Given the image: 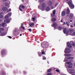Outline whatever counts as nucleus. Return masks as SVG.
Wrapping results in <instances>:
<instances>
[{
	"label": "nucleus",
	"mask_w": 75,
	"mask_h": 75,
	"mask_svg": "<svg viewBox=\"0 0 75 75\" xmlns=\"http://www.w3.org/2000/svg\"><path fill=\"white\" fill-rule=\"evenodd\" d=\"M2 10L4 11H6L7 10V8L6 7H4L2 8Z\"/></svg>",
	"instance_id": "obj_9"
},
{
	"label": "nucleus",
	"mask_w": 75,
	"mask_h": 75,
	"mask_svg": "<svg viewBox=\"0 0 75 75\" xmlns=\"http://www.w3.org/2000/svg\"><path fill=\"white\" fill-rule=\"evenodd\" d=\"M66 33L67 34H68V33L67 32V33Z\"/></svg>",
	"instance_id": "obj_61"
},
{
	"label": "nucleus",
	"mask_w": 75,
	"mask_h": 75,
	"mask_svg": "<svg viewBox=\"0 0 75 75\" xmlns=\"http://www.w3.org/2000/svg\"><path fill=\"white\" fill-rule=\"evenodd\" d=\"M56 12V10L54 9L52 11V13L51 14V16H55V13Z\"/></svg>",
	"instance_id": "obj_7"
},
{
	"label": "nucleus",
	"mask_w": 75,
	"mask_h": 75,
	"mask_svg": "<svg viewBox=\"0 0 75 75\" xmlns=\"http://www.w3.org/2000/svg\"><path fill=\"white\" fill-rule=\"evenodd\" d=\"M5 6L7 7V6H8V7H10V6H8L9 5L8 3L6 2L5 3Z\"/></svg>",
	"instance_id": "obj_21"
},
{
	"label": "nucleus",
	"mask_w": 75,
	"mask_h": 75,
	"mask_svg": "<svg viewBox=\"0 0 75 75\" xmlns=\"http://www.w3.org/2000/svg\"><path fill=\"white\" fill-rule=\"evenodd\" d=\"M74 67H75V63H74Z\"/></svg>",
	"instance_id": "obj_64"
},
{
	"label": "nucleus",
	"mask_w": 75,
	"mask_h": 75,
	"mask_svg": "<svg viewBox=\"0 0 75 75\" xmlns=\"http://www.w3.org/2000/svg\"><path fill=\"white\" fill-rule=\"evenodd\" d=\"M8 38H12V37H11V36H8Z\"/></svg>",
	"instance_id": "obj_48"
},
{
	"label": "nucleus",
	"mask_w": 75,
	"mask_h": 75,
	"mask_svg": "<svg viewBox=\"0 0 75 75\" xmlns=\"http://www.w3.org/2000/svg\"><path fill=\"white\" fill-rule=\"evenodd\" d=\"M38 8H40V6H38Z\"/></svg>",
	"instance_id": "obj_63"
},
{
	"label": "nucleus",
	"mask_w": 75,
	"mask_h": 75,
	"mask_svg": "<svg viewBox=\"0 0 75 75\" xmlns=\"http://www.w3.org/2000/svg\"><path fill=\"white\" fill-rule=\"evenodd\" d=\"M6 33H1V34H0V36H4L5 35Z\"/></svg>",
	"instance_id": "obj_14"
},
{
	"label": "nucleus",
	"mask_w": 75,
	"mask_h": 75,
	"mask_svg": "<svg viewBox=\"0 0 75 75\" xmlns=\"http://www.w3.org/2000/svg\"><path fill=\"white\" fill-rule=\"evenodd\" d=\"M58 29L59 30H60V31H61L62 30V28L61 27H59Z\"/></svg>",
	"instance_id": "obj_31"
},
{
	"label": "nucleus",
	"mask_w": 75,
	"mask_h": 75,
	"mask_svg": "<svg viewBox=\"0 0 75 75\" xmlns=\"http://www.w3.org/2000/svg\"><path fill=\"white\" fill-rule=\"evenodd\" d=\"M51 8H52V9H53V8H54L55 7H54V6H52L51 7Z\"/></svg>",
	"instance_id": "obj_42"
},
{
	"label": "nucleus",
	"mask_w": 75,
	"mask_h": 75,
	"mask_svg": "<svg viewBox=\"0 0 75 75\" xmlns=\"http://www.w3.org/2000/svg\"><path fill=\"white\" fill-rule=\"evenodd\" d=\"M46 10L47 11H48L50 10V7H49V6H47L46 8Z\"/></svg>",
	"instance_id": "obj_11"
},
{
	"label": "nucleus",
	"mask_w": 75,
	"mask_h": 75,
	"mask_svg": "<svg viewBox=\"0 0 75 75\" xmlns=\"http://www.w3.org/2000/svg\"><path fill=\"white\" fill-rule=\"evenodd\" d=\"M0 30L1 31H3V30H4V28H1Z\"/></svg>",
	"instance_id": "obj_43"
},
{
	"label": "nucleus",
	"mask_w": 75,
	"mask_h": 75,
	"mask_svg": "<svg viewBox=\"0 0 75 75\" xmlns=\"http://www.w3.org/2000/svg\"><path fill=\"white\" fill-rule=\"evenodd\" d=\"M34 23H31L30 24V27H31L32 26H33V25H34Z\"/></svg>",
	"instance_id": "obj_22"
},
{
	"label": "nucleus",
	"mask_w": 75,
	"mask_h": 75,
	"mask_svg": "<svg viewBox=\"0 0 75 75\" xmlns=\"http://www.w3.org/2000/svg\"><path fill=\"white\" fill-rule=\"evenodd\" d=\"M9 16L7 14L5 16V18H8Z\"/></svg>",
	"instance_id": "obj_28"
},
{
	"label": "nucleus",
	"mask_w": 75,
	"mask_h": 75,
	"mask_svg": "<svg viewBox=\"0 0 75 75\" xmlns=\"http://www.w3.org/2000/svg\"><path fill=\"white\" fill-rule=\"evenodd\" d=\"M67 59H74V57H67Z\"/></svg>",
	"instance_id": "obj_18"
},
{
	"label": "nucleus",
	"mask_w": 75,
	"mask_h": 75,
	"mask_svg": "<svg viewBox=\"0 0 75 75\" xmlns=\"http://www.w3.org/2000/svg\"><path fill=\"white\" fill-rule=\"evenodd\" d=\"M46 59V57H45L43 56V58L42 59Z\"/></svg>",
	"instance_id": "obj_41"
},
{
	"label": "nucleus",
	"mask_w": 75,
	"mask_h": 75,
	"mask_svg": "<svg viewBox=\"0 0 75 75\" xmlns=\"http://www.w3.org/2000/svg\"><path fill=\"white\" fill-rule=\"evenodd\" d=\"M56 71H57V72H59V70L58 69H56Z\"/></svg>",
	"instance_id": "obj_46"
},
{
	"label": "nucleus",
	"mask_w": 75,
	"mask_h": 75,
	"mask_svg": "<svg viewBox=\"0 0 75 75\" xmlns=\"http://www.w3.org/2000/svg\"><path fill=\"white\" fill-rule=\"evenodd\" d=\"M3 18V16L1 15L0 16V18Z\"/></svg>",
	"instance_id": "obj_38"
},
{
	"label": "nucleus",
	"mask_w": 75,
	"mask_h": 75,
	"mask_svg": "<svg viewBox=\"0 0 75 75\" xmlns=\"http://www.w3.org/2000/svg\"><path fill=\"white\" fill-rule=\"evenodd\" d=\"M67 45L69 48H72V45L71 44L67 42Z\"/></svg>",
	"instance_id": "obj_8"
},
{
	"label": "nucleus",
	"mask_w": 75,
	"mask_h": 75,
	"mask_svg": "<svg viewBox=\"0 0 75 75\" xmlns=\"http://www.w3.org/2000/svg\"><path fill=\"white\" fill-rule=\"evenodd\" d=\"M56 21V19L55 18H54L52 19V21Z\"/></svg>",
	"instance_id": "obj_32"
},
{
	"label": "nucleus",
	"mask_w": 75,
	"mask_h": 75,
	"mask_svg": "<svg viewBox=\"0 0 75 75\" xmlns=\"http://www.w3.org/2000/svg\"><path fill=\"white\" fill-rule=\"evenodd\" d=\"M61 22H62V19L61 20Z\"/></svg>",
	"instance_id": "obj_58"
},
{
	"label": "nucleus",
	"mask_w": 75,
	"mask_h": 75,
	"mask_svg": "<svg viewBox=\"0 0 75 75\" xmlns=\"http://www.w3.org/2000/svg\"><path fill=\"white\" fill-rule=\"evenodd\" d=\"M35 16L34 17H33V18H32V19H33V21H35Z\"/></svg>",
	"instance_id": "obj_35"
},
{
	"label": "nucleus",
	"mask_w": 75,
	"mask_h": 75,
	"mask_svg": "<svg viewBox=\"0 0 75 75\" xmlns=\"http://www.w3.org/2000/svg\"><path fill=\"white\" fill-rule=\"evenodd\" d=\"M65 24V22H64V24Z\"/></svg>",
	"instance_id": "obj_59"
},
{
	"label": "nucleus",
	"mask_w": 75,
	"mask_h": 75,
	"mask_svg": "<svg viewBox=\"0 0 75 75\" xmlns=\"http://www.w3.org/2000/svg\"><path fill=\"white\" fill-rule=\"evenodd\" d=\"M21 27L22 28H23V30L25 29V28L23 26H21Z\"/></svg>",
	"instance_id": "obj_45"
},
{
	"label": "nucleus",
	"mask_w": 75,
	"mask_h": 75,
	"mask_svg": "<svg viewBox=\"0 0 75 75\" xmlns=\"http://www.w3.org/2000/svg\"><path fill=\"white\" fill-rule=\"evenodd\" d=\"M67 64H68V65H72V63L71 62H67Z\"/></svg>",
	"instance_id": "obj_17"
},
{
	"label": "nucleus",
	"mask_w": 75,
	"mask_h": 75,
	"mask_svg": "<svg viewBox=\"0 0 75 75\" xmlns=\"http://www.w3.org/2000/svg\"><path fill=\"white\" fill-rule=\"evenodd\" d=\"M29 31H30V32H31L32 30L31 29H29L28 30Z\"/></svg>",
	"instance_id": "obj_47"
},
{
	"label": "nucleus",
	"mask_w": 75,
	"mask_h": 75,
	"mask_svg": "<svg viewBox=\"0 0 75 75\" xmlns=\"http://www.w3.org/2000/svg\"><path fill=\"white\" fill-rule=\"evenodd\" d=\"M64 52L66 54L69 53L71 52V50H70V49H68V48H66Z\"/></svg>",
	"instance_id": "obj_5"
},
{
	"label": "nucleus",
	"mask_w": 75,
	"mask_h": 75,
	"mask_svg": "<svg viewBox=\"0 0 75 75\" xmlns=\"http://www.w3.org/2000/svg\"><path fill=\"white\" fill-rule=\"evenodd\" d=\"M70 13L69 9V8H67V14H69Z\"/></svg>",
	"instance_id": "obj_12"
},
{
	"label": "nucleus",
	"mask_w": 75,
	"mask_h": 75,
	"mask_svg": "<svg viewBox=\"0 0 75 75\" xmlns=\"http://www.w3.org/2000/svg\"><path fill=\"white\" fill-rule=\"evenodd\" d=\"M67 67L69 68H72V66L71 65H69L67 66Z\"/></svg>",
	"instance_id": "obj_30"
},
{
	"label": "nucleus",
	"mask_w": 75,
	"mask_h": 75,
	"mask_svg": "<svg viewBox=\"0 0 75 75\" xmlns=\"http://www.w3.org/2000/svg\"><path fill=\"white\" fill-rule=\"evenodd\" d=\"M46 7V4L45 3H43L42 5V7L41 8V10L42 11H44L45 8V7Z\"/></svg>",
	"instance_id": "obj_4"
},
{
	"label": "nucleus",
	"mask_w": 75,
	"mask_h": 75,
	"mask_svg": "<svg viewBox=\"0 0 75 75\" xmlns=\"http://www.w3.org/2000/svg\"><path fill=\"white\" fill-rule=\"evenodd\" d=\"M2 21V20H0V22H1Z\"/></svg>",
	"instance_id": "obj_55"
},
{
	"label": "nucleus",
	"mask_w": 75,
	"mask_h": 75,
	"mask_svg": "<svg viewBox=\"0 0 75 75\" xmlns=\"http://www.w3.org/2000/svg\"><path fill=\"white\" fill-rule=\"evenodd\" d=\"M51 69H49L48 70V72H51Z\"/></svg>",
	"instance_id": "obj_40"
},
{
	"label": "nucleus",
	"mask_w": 75,
	"mask_h": 75,
	"mask_svg": "<svg viewBox=\"0 0 75 75\" xmlns=\"http://www.w3.org/2000/svg\"><path fill=\"white\" fill-rule=\"evenodd\" d=\"M73 16L74 15H73V14H70L69 16V18H70L71 19V18H72V17H73Z\"/></svg>",
	"instance_id": "obj_16"
},
{
	"label": "nucleus",
	"mask_w": 75,
	"mask_h": 75,
	"mask_svg": "<svg viewBox=\"0 0 75 75\" xmlns=\"http://www.w3.org/2000/svg\"><path fill=\"white\" fill-rule=\"evenodd\" d=\"M72 45L73 47H75V42H73L72 43Z\"/></svg>",
	"instance_id": "obj_29"
},
{
	"label": "nucleus",
	"mask_w": 75,
	"mask_h": 75,
	"mask_svg": "<svg viewBox=\"0 0 75 75\" xmlns=\"http://www.w3.org/2000/svg\"><path fill=\"white\" fill-rule=\"evenodd\" d=\"M22 35V34H20V36H21Z\"/></svg>",
	"instance_id": "obj_57"
},
{
	"label": "nucleus",
	"mask_w": 75,
	"mask_h": 75,
	"mask_svg": "<svg viewBox=\"0 0 75 75\" xmlns=\"http://www.w3.org/2000/svg\"><path fill=\"white\" fill-rule=\"evenodd\" d=\"M63 32L64 34H66V32H67V29L66 28H64Z\"/></svg>",
	"instance_id": "obj_19"
},
{
	"label": "nucleus",
	"mask_w": 75,
	"mask_h": 75,
	"mask_svg": "<svg viewBox=\"0 0 75 75\" xmlns=\"http://www.w3.org/2000/svg\"><path fill=\"white\" fill-rule=\"evenodd\" d=\"M70 27H74V26L72 25H70Z\"/></svg>",
	"instance_id": "obj_54"
},
{
	"label": "nucleus",
	"mask_w": 75,
	"mask_h": 75,
	"mask_svg": "<svg viewBox=\"0 0 75 75\" xmlns=\"http://www.w3.org/2000/svg\"><path fill=\"white\" fill-rule=\"evenodd\" d=\"M69 16V14H67V17H68V16Z\"/></svg>",
	"instance_id": "obj_53"
},
{
	"label": "nucleus",
	"mask_w": 75,
	"mask_h": 75,
	"mask_svg": "<svg viewBox=\"0 0 75 75\" xmlns=\"http://www.w3.org/2000/svg\"><path fill=\"white\" fill-rule=\"evenodd\" d=\"M11 11V9H9V10L7 11V12H10V11Z\"/></svg>",
	"instance_id": "obj_37"
},
{
	"label": "nucleus",
	"mask_w": 75,
	"mask_h": 75,
	"mask_svg": "<svg viewBox=\"0 0 75 75\" xmlns=\"http://www.w3.org/2000/svg\"><path fill=\"white\" fill-rule=\"evenodd\" d=\"M2 27H4L5 25H6V23H3L2 24Z\"/></svg>",
	"instance_id": "obj_25"
},
{
	"label": "nucleus",
	"mask_w": 75,
	"mask_h": 75,
	"mask_svg": "<svg viewBox=\"0 0 75 75\" xmlns=\"http://www.w3.org/2000/svg\"><path fill=\"white\" fill-rule=\"evenodd\" d=\"M45 0H39V1L40 3H42V2H43V1H44Z\"/></svg>",
	"instance_id": "obj_27"
},
{
	"label": "nucleus",
	"mask_w": 75,
	"mask_h": 75,
	"mask_svg": "<svg viewBox=\"0 0 75 75\" xmlns=\"http://www.w3.org/2000/svg\"><path fill=\"white\" fill-rule=\"evenodd\" d=\"M23 25L24 24H23V23H21V27H22V26H23Z\"/></svg>",
	"instance_id": "obj_51"
},
{
	"label": "nucleus",
	"mask_w": 75,
	"mask_h": 75,
	"mask_svg": "<svg viewBox=\"0 0 75 75\" xmlns=\"http://www.w3.org/2000/svg\"><path fill=\"white\" fill-rule=\"evenodd\" d=\"M57 24L56 23H54L53 24V27H54V28H55L57 27Z\"/></svg>",
	"instance_id": "obj_13"
},
{
	"label": "nucleus",
	"mask_w": 75,
	"mask_h": 75,
	"mask_svg": "<svg viewBox=\"0 0 75 75\" xmlns=\"http://www.w3.org/2000/svg\"><path fill=\"white\" fill-rule=\"evenodd\" d=\"M47 5L48 6L50 7L52 6V2L51 1H49L47 2Z\"/></svg>",
	"instance_id": "obj_6"
},
{
	"label": "nucleus",
	"mask_w": 75,
	"mask_h": 75,
	"mask_svg": "<svg viewBox=\"0 0 75 75\" xmlns=\"http://www.w3.org/2000/svg\"><path fill=\"white\" fill-rule=\"evenodd\" d=\"M68 4L71 9H73L74 8V5L72 4V1L71 0L68 2Z\"/></svg>",
	"instance_id": "obj_2"
},
{
	"label": "nucleus",
	"mask_w": 75,
	"mask_h": 75,
	"mask_svg": "<svg viewBox=\"0 0 75 75\" xmlns=\"http://www.w3.org/2000/svg\"><path fill=\"white\" fill-rule=\"evenodd\" d=\"M2 75H5V74H3Z\"/></svg>",
	"instance_id": "obj_62"
},
{
	"label": "nucleus",
	"mask_w": 75,
	"mask_h": 75,
	"mask_svg": "<svg viewBox=\"0 0 75 75\" xmlns=\"http://www.w3.org/2000/svg\"><path fill=\"white\" fill-rule=\"evenodd\" d=\"M47 75H52V74H51V73H48Z\"/></svg>",
	"instance_id": "obj_49"
},
{
	"label": "nucleus",
	"mask_w": 75,
	"mask_h": 75,
	"mask_svg": "<svg viewBox=\"0 0 75 75\" xmlns=\"http://www.w3.org/2000/svg\"><path fill=\"white\" fill-rule=\"evenodd\" d=\"M7 0H3L4 1H6Z\"/></svg>",
	"instance_id": "obj_52"
},
{
	"label": "nucleus",
	"mask_w": 75,
	"mask_h": 75,
	"mask_svg": "<svg viewBox=\"0 0 75 75\" xmlns=\"http://www.w3.org/2000/svg\"><path fill=\"white\" fill-rule=\"evenodd\" d=\"M21 7L22 8H23V9H24V8H25V7L23 6H22Z\"/></svg>",
	"instance_id": "obj_39"
},
{
	"label": "nucleus",
	"mask_w": 75,
	"mask_h": 75,
	"mask_svg": "<svg viewBox=\"0 0 75 75\" xmlns=\"http://www.w3.org/2000/svg\"><path fill=\"white\" fill-rule=\"evenodd\" d=\"M58 3H57L55 4V6L56 7L57 6H58Z\"/></svg>",
	"instance_id": "obj_44"
},
{
	"label": "nucleus",
	"mask_w": 75,
	"mask_h": 75,
	"mask_svg": "<svg viewBox=\"0 0 75 75\" xmlns=\"http://www.w3.org/2000/svg\"><path fill=\"white\" fill-rule=\"evenodd\" d=\"M66 24H67V26H68V27H69V24L68 23V22H66Z\"/></svg>",
	"instance_id": "obj_33"
},
{
	"label": "nucleus",
	"mask_w": 75,
	"mask_h": 75,
	"mask_svg": "<svg viewBox=\"0 0 75 75\" xmlns=\"http://www.w3.org/2000/svg\"><path fill=\"white\" fill-rule=\"evenodd\" d=\"M70 33H72L74 31V30L73 29H70L69 30Z\"/></svg>",
	"instance_id": "obj_24"
},
{
	"label": "nucleus",
	"mask_w": 75,
	"mask_h": 75,
	"mask_svg": "<svg viewBox=\"0 0 75 75\" xmlns=\"http://www.w3.org/2000/svg\"><path fill=\"white\" fill-rule=\"evenodd\" d=\"M67 70L68 72H69V74H71V75H75V72L74 71L75 70H74V69H67ZM72 71H74L72 72Z\"/></svg>",
	"instance_id": "obj_1"
},
{
	"label": "nucleus",
	"mask_w": 75,
	"mask_h": 75,
	"mask_svg": "<svg viewBox=\"0 0 75 75\" xmlns=\"http://www.w3.org/2000/svg\"><path fill=\"white\" fill-rule=\"evenodd\" d=\"M48 43H45V42H42V48H47V47H48Z\"/></svg>",
	"instance_id": "obj_3"
},
{
	"label": "nucleus",
	"mask_w": 75,
	"mask_h": 75,
	"mask_svg": "<svg viewBox=\"0 0 75 75\" xmlns=\"http://www.w3.org/2000/svg\"><path fill=\"white\" fill-rule=\"evenodd\" d=\"M70 22H72V20H71L70 21Z\"/></svg>",
	"instance_id": "obj_56"
},
{
	"label": "nucleus",
	"mask_w": 75,
	"mask_h": 75,
	"mask_svg": "<svg viewBox=\"0 0 75 75\" xmlns=\"http://www.w3.org/2000/svg\"><path fill=\"white\" fill-rule=\"evenodd\" d=\"M20 7H21V6H20V7H19V9H20V11H22V9H21L20 8Z\"/></svg>",
	"instance_id": "obj_50"
},
{
	"label": "nucleus",
	"mask_w": 75,
	"mask_h": 75,
	"mask_svg": "<svg viewBox=\"0 0 75 75\" xmlns=\"http://www.w3.org/2000/svg\"><path fill=\"white\" fill-rule=\"evenodd\" d=\"M5 23H10V20L9 19H6L4 20Z\"/></svg>",
	"instance_id": "obj_10"
},
{
	"label": "nucleus",
	"mask_w": 75,
	"mask_h": 75,
	"mask_svg": "<svg viewBox=\"0 0 75 75\" xmlns=\"http://www.w3.org/2000/svg\"><path fill=\"white\" fill-rule=\"evenodd\" d=\"M5 52H6V51L4 50H3L2 51V55H4L5 54Z\"/></svg>",
	"instance_id": "obj_20"
},
{
	"label": "nucleus",
	"mask_w": 75,
	"mask_h": 75,
	"mask_svg": "<svg viewBox=\"0 0 75 75\" xmlns=\"http://www.w3.org/2000/svg\"><path fill=\"white\" fill-rule=\"evenodd\" d=\"M7 14L9 17H10L11 16V12H10V13H8V14Z\"/></svg>",
	"instance_id": "obj_23"
},
{
	"label": "nucleus",
	"mask_w": 75,
	"mask_h": 75,
	"mask_svg": "<svg viewBox=\"0 0 75 75\" xmlns=\"http://www.w3.org/2000/svg\"><path fill=\"white\" fill-rule=\"evenodd\" d=\"M42 55H43L44 54H45V52H42Z\"/></svg>",
	"instance_id": "obj_36"
},
{
	"label": "nucleus",
	"mask_w": 75,
	"mask_h": 75,
	"mask_svg": "<svg viewBox=\"0 0 75 75\" xmlns=\"http://www.w3.org/2000/svg\"><path fill=\"white\" fill-rule=\"evenodd\" d=\"M65 55L66 57H70V56H71V55L69 54H66Z\"/></svg>",
	"instance_id": "obj_34"
},
{
	"label": "nucleus",
	"mask_w": 75,
	"mask_h": 75,
	"mask_svg": "<svg viewBox=\"0 0 75 75\" xmlns=\"http://www.w3.org/2000/svg\"><path fill=\"white\" fill-rule=\"evenodd\" d=\"M65 11H63L62 12V16H65Z\"/></svg>",
	"instance_id": "obj_15"
},
{
	"label": "nucleus",
	"mask_w": 75,
	"mask_h": 75,
	"mask_svg": "<svg viewBox=\"0 0 75 75\" xmlns=\"http://www.w3.org/2000/svg\"><path fill=\"white\" fill-rule=\"evenodd\" d=\"M25 72H26L25 71H24V73H25Z\"/></svg>",
	"instance_id": "obj_60"
},
{
	"label": "nucleus",
	"mask_w": 75,
	"mask_h": 75,
	"mask_svg": "<svg viewBox=\"0 0 75 75\" xmlns=\"http://www.w3.org/2000/svg\"><path fill=\"white\" fill-rule=\"evenodd\" d=\"M38 54L39 57H41L42 55L41 54V53L39 52H38Z\"/></svg>",
	"instance_id": "obj_26"
}]
</instances>
